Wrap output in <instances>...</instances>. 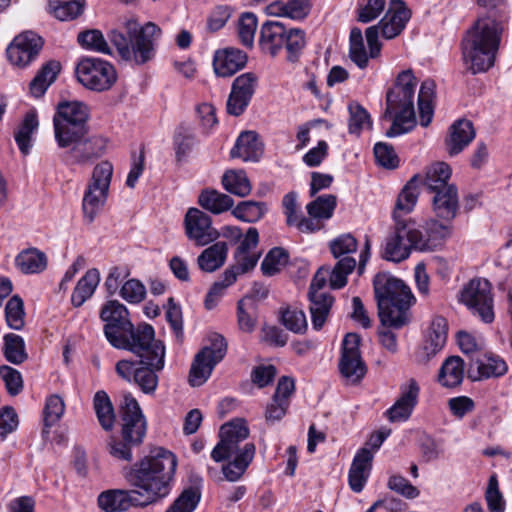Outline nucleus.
Masks as SVG:
<instances>
[{
	"label": "nucleus",
	"instance_id": "nucleus-1",
	"mask_svg": "<svg viewBox=\"0 0 512 512\" xmlns=\"http://www.w3.org/2000/svg\"><path fill=\"white\" fill-rule=\"evenodd\" d=\"M504 22V7L495 4L489 15L479 17L461 40L463 62L473 75L494 66Z\"/></svg>",
	"mask_w": 512,
	"mask_h": 512
},
{
	"label": "nucleus",
	"instance_id": "nucleus-2",
	"mask_svg": "<svg viewBox=\"0 0 512 512\" xmlns=\"http://www.w3.org/2000/svg\"><path fill=\"white\" fill-rule=\"evenodd\" d=\"M176 467V456L168 450L157 448L133 464L125 473V479L140 489V498L147 506L169 495Z\"/></svg>",
	"mask_w": 512,
	"mask_h": 512
},
{
	"label": "nucleus",
	"instance_id": "nucleus-3",
	"mask_svg": "<svg viewBox=\"0 0 512 512\" xmlns=\"http://www.w3.org/2000/svg\"><path fill=\"white\" fill-rule=\"evenodd\" d=\"M380 324L401 329L411 322V306L416 299L406 283L387 272H379L373 279Z\"/></svg>",
	"mask_w": 512,
	"mask_h": 512
},
{
	"label": "nucleus",
	"instance_id": "nucleus-4",
	"mask_svg": "<svg viewBox=\"0 0 512 512\" xmlns=\"http://www.w3.org/2000/svg\"><path fill=\"white\" fill-rule=\"evenodd\" d=\"M248 436L249 429L243 423L229 422L220 427V440L213 448L211 458L215 462L232 459L222 467L225 478L230 482L238 481L254 458L256 448L253 443L240 447Z\"/></svg>",
	"mask_w": 512,
	"mask_h": 512
},
{
	"label": "nucleus",
	"instance_id": "nucleus-5",
	"mask_svg": "<svg viewBox=\"0 0 512 512\" xmlns=\"http://www.w3.org/2000/svg\"><path fill=\"white\" fill-rule=\"evenodd\" d=\"M417 79L411 69L398 74L394 86L387 91L386 109L383 119L393 118L386 137L393 138L414 129L417 124L414 108V94Z\"/></svg>",
	"mask_w": 512,
	"mask_h": 512
},
{
	"label": "nucleus",
	"instance_id": "nucleus-6",
	"mask_svg": "<svg viewBox=\"0 0 512 512\" xmlns=\"http://www.w3.org/2000/svg\"><path fill=\"white\" fill-rule=\"evenodd\" d=\"M127 36L118 30L109 34L110 42L116 47L118 54L125 61H133L143 65L155 56L156 41L162 34L161 28L153 22L141 26L136 20L125 22Z\"/></svg>",
	"mask_w": 512,
	"mask_h": 512
},
{
	"label": "nucleus",
	"instance_id": "nucleus-7",
	"mask_svg": "<svg viewBox=\"0 0 512 512\" xmlns=\"http://www.w3.org/2000/svg\"><path fill=\"white\" fill-rule=\"evenodd\" d=\"M124 347L117 349L128 350L135 354L139 360L138 365H149L156 369H163L165 365V345L161 340L155 339L152 325L144 323L124 340Z\"/></svg>",
	"mask_w": 512,
	"mask_h": 512
},
{
	"label": "nucleus",
	"instance_id": "nucleus-8",
	"mask_svg": "<svg viewBox=\"0 0 512 512\" xmlns=\"http://www.w3.org/2000/svg\"><path fill=\"white\" fill-rule=\"evenodd\" d=\"M113 176V165L105 160L98 163L92 171L82 200L84 221L91 224L103 209L109 195Z\"/></svg>",
	"mask_w": 512,
	"mask_h": 512
},
{
	"label": "nucleus",
	"instance_id": "nucleus-9",
	"mask_svg": "<svg viewBox=\"0 0 512 512\" xmlns=\"http://www.w3.org/2000/svg\"><path fill=\"white\" fill-rule=\"evenodd\" d=\"M89 118L90 110L84 102H59L53 116L55 141L64 142V138L69 139L72 136L78 137L84 133H89Z\"/></svg>",
	"mask_w": 512,
	"mask_h": 512
},
{
	"label": "nucleus",
	"instance_id": "nucleus-10",
	"mask_svg": "<svg viewBox=\"0 0 512 512\" xmlns=\"http://www.w3.org/2000/svg\"><path fill=\"white\" fill-rule=\"evenodd\" d=\"M209 342V345L203 347L195 355L192 362L189 371V383L193 387L204 384L210 377L215 366L227 353V342L222 335L218 333L210 335Z\"/></svg>",
	"mask_w": 512,
	"mask_h": 512
},
{
	"label": "nucleus",
	"instance_id": "nucleus-11",
	"mask_svg": "<svg viewBox=\"0 0 512 512\" xmlns=\"http://www.w3.org/2000/svg\"><path fill=\"white\" fill-rule=\"evenodd\" d=\"M100 318L107 341L114 347H124V340L136 329L129 319L126 306L118 300H109L101 308Z\"/></svg>",
	"mask_w": 512,
	"mask_h": 512
},
{
	"label": "nucleus",
	"instance_id": "nucleus-12",
	"mask_svg": "<svg viewBox=\"0 0 512 512\" xmlns=\"http://www.w3.org/2000/svg\"><path fill=\"white\" fill-rule=\"evenodd\" d=\"M62 149H68L63 154V161L68 165H85L100 158L106 150V139L98 136H88L84 133L78 137L64 138V142L56 140Z\"/></svg>",
	"mask_w": 512,
	"mask_h": 512
},
{
	"label": "nucleus",
	"instance_id": "nucleus-13",
	"mask_svg": "<svg viewBox=\"0 0 512 512\" xmlns=\"http://www.w3.org/2000/svg\"><path fill=\"white\" fill-rule=\"evenodd\" d=\"M78 81L87 89L102 92L109 90L117 80L114 66L96 57L82 58L76 66Z\"/></svg>",
	"mask_w": 512,
	"mask_h": 512
},
{
	"label": "nucleus",
	"instance_id": "nucleus-14",
	"mask_svg": "<svg viewBox=\"0 0 512 512\" xmlns=\"http://www.w3.org/2000/svg\"><path fill=\"white\" fill-rule=\"evenodd\" d=\"M461 301L483 322L494 320L492 287L486 279H472L461 291Z\"/></svg>",
	"mask_w": 512,
	"mask_h": 512
},
{
	"label": "nucleus",
	"instance_id": "nucleus-15",
	"mask_svg": "<svg viewBox=\"0 0 512 512\" xmlns=\"http://www.w3.org/2000/svg\"><path fill=\"white\" fill-rule=\"evenodd\" d=\"M416 224L413 221H395L394 232L386 239L382 257L392 262H401L417 250Z\"/></svg>",
	"mask_w": 512,
	"mask_h": 512
},
{
	"label": "nucleus",
	"instance_id": "nucleus-16",
	"mask_svg": "<svg viewBox=\"0 0 512 512\" xmlns=\"http://www.w3.org/2000/svg\"><path fill=\"white\" fill-rule=\"evenodd\" d=\"M120 425V434L123 437L128 438L131 443L142 445L147 432V421L139 403L131 394L124 396Z\"/></svg>",
	"mask_w": 512,
	"mask_h": 512
},
{
	"label": "nucleus",
	"instance_id": "nucleus-17",
	"mask_svg": "<svg viewBox=\"0 0 512 512\" xmlns=\"http://www.w3.org/2000/svg\"><path fill=\"white\" fill-rule=\"evenodd\" d=\"M116 373L127 382H134L145 394H153L158 386L157 373L163 369H156L149 365H138L130 360H120L115 365Z\"/></svg>",
	"mask_w": 512,
	"mask_h": 512
},
{
	"label": "nucleus",
	"instance_id": "nucleus-18",
	"mask_svg": "<svg viewBox=\"0 0 512 512\" xmlns=\"http://www.w3.org/2000/svg\"><path fill=\"white\" fill-rule=\"evenodd\" d=\"M43 44L39 35L25 31L17 35L7 47V57L13 65L24 68L37 58Z\"/></svg>",
	"mask_w": 512,
	"mask_h": 512
},
{
	"label": "nucleus",
	"instance_id": "nucleus-19",
	"mask_svg": "<svg viewBox=\"0 0 512 512\" xmlns=\"http://www.w3.org/2000/svg\"><path fill=\"white\" fill-rule=\"evenodd\" d=\"M185 234L188 239L197 246H206L220 236V233L212 226L209 215L198 208H189L184 218Z\"/></svg>",
	"mask_w": 512,
	"mask_h": 512
},
{
	"label": "nucleus",
	"instance_id": "nucleus-20",
	"mask_svg": "<svg viewBox=\"0 0 512 512\" xmlns=\"http://www.w3.org/2000/svg\"><path fill=\"white\" fill-rule=\"evenodd\" d=\"M256 85L257 77L254 73L247 72L235 78L226 104L228 114L240 116L244 113L254 95Z\"/></svg>",
	"mask_w": 512,
	"mask_h": 512
},
{
	"label": "nucleus",
	"instance_id": "nucleus-21",
	"mask_svg": "<svg viewBox=\"0 0 512 512\" xmlns=\"http://www.w3.org/2000/svg\"><path fill=\"white\" fill-rule=\"evenodd\" d=\"M139 490H107L98 496V505L105 512H124L131 506L145 507Z\"/></svg>",
	"mask_w": 512,
	"mask_h": 512
},
{
	"label": "nucleus",
	"instance_id": "nucleus-22",
	"mask_svg": "<svg viewBox=\"0 0 512 512\" xmlns=\"http://www.w3.org/2000/svg\"><path fill=\"white\" fill-rule=\"evenodd\" d=\"M432 211L435 217L445 223H451L459 212L458 188L455 184L444 187L433 193L431 199Z\"/></svg>",
	"mask_w": 512,
	"mask_h": 512
},
{
	"label": "nucleus",
	"instance_id": "nucleus-23",
	"mask_svg": "<svg viewBox=\"0 0 512 512\" xmlns=\"http://www.w3.org/2000/svg\"><path fill=\"white\" fill-rule=\"evenodd\" d=\"M410 18V11L402 0H391L389 9L377 26L385 39L398 36Z\"/></svg>",
	"mask_w": 512,
	"mask_h": 512
},
{
	"label": "nucleus",
	"instance_id": "nucleus-24",
	"mask_svg": "<svg viewBox=\"0 0 512 512\" xmlns=\"http://www.w3.org/2000/svg\"><path fill=\"white\" fill-rule=\"evenodd\" d=\"M373 461V453L366 447L358 450L353 458L349 474L348 482L352 491L360 493L371 472Z\"/></svg>",
	"mask_w": 512,
	"mask_h": 512
},
{
	"label": "nucleus",
	"instance_id": "nucleus-25",
	"mask_svg": "<svg viewBox=\"0 0 512 512\" xmlns=\"http://www.w3.org/2000/svg\"><path fill=\"white\" fill-rule=\"evenodd\" d=\"M449 223H445L435 217L425 223L424 232L416 226L417 250L434 251L449 235Z\"/></svg>",
	"mask_w": 512,
	"mask_h": 512
},
{
	"label": "nucleus",
	"instance_id": "nucleus-26",
	"mask_svg": "<svg viewBox=\"0 0 512 512\" xmlns=\"http://www.w3.org/2000/svg\"><path fill=\"white\" fill-rule=\"evenodd\" d=\"M247 63V55L240 49L225 48L215 52L213 68L217 76L231 77Z\"/></svg>",
	"mask_w": 512,
	"mask_h": 512
},
{
	"label": "nucleus",
	"instance_id": "nucleus-27",
	"mask_svg": "<svg viewBox=\"0 0 512 512\" xmlns=\"http://www.w3.org/2000/svg\"><path fill=\"white\" fill-rule=\"evenodd\" d=\"M447 330L448 324L444 317L435 316L432 319L420 354L422 361H429L444 347Z\"/></svg>",
	"mask_w": 512,
	"mask_h": 512
},
{
	"label": "nucleus",
	"instance_id": "nucleus-28",
	"mask_svg": "<svg viewBox=\"0 0 512 512\" xmlns=\"http://www.w3.org/2000/svg\"><path fill=\"white\" fill-rule=\"evenodd\" d=\"M476 132L473 123L468 119H458L449 128V135L445 140L450 155L462 152L475 138Z\"/></svg>",
	"mask_w": 512,
	"mask_h": 512
},
{
	"label": "nucleus",
	"instance_id": "nucleus-29",
	"mask_svg": "<svg viewBox=\"0 0 512 512\" xmlns=\"http://www.w3.org/2000/svg\"><path fill=\"white\" fill-rule=\"evenodd\" d=\"M286 27L277 21H267L260 29L259 45L262 51L276 56L284 46Z\"/></svg>",
	"mask_w": 512,
	"mask_h": 512
},
{
	"label": "nucleus",
	"instance_id": "nucleus-30",
	"mask_svg": "<svg viewBox=\"0 0 512 512\" xmlns=\"http://www.w3.org/2000/svg\"><path fill=\"white\" fill-rule=\"evenodd\" d=\"M263 153V144L255 131L242 132L234 147L230 151L232 158H241L244 161H258Z\"/></svg>",
	"mask_w": 512,
	"mask_h": 512
},
{
	"label": "nucleus",
	"instance_id": "nucleus-31",
	"mask_svg": "<svg viewBox=\"0 0 512 512\" xmlns=\"http://www.w3.org/2000/svg\"><path fill=\"white\" fill-rule=\"evenodd\" d=\"M420 182L421 177L414 175L402 188L392 214L395 221H401V214H409L414 209L420 194Z\"/></svg>",
	"mask_w": 512,
	"mask_h": 512
},
{
	"label": "nucleus",
	"instance_id": "nucleus-32",
	"mask_svg": "<svg viewBox=\"0 0 512 512\" xmlns=\"http://www.w3.org/2000/svg\"><path fill=\"white\" fill-rule=\"evenodd\" d=\"M228 245L218 241L204 249L197 257L199 269L206 273H212L220 269L226 262Z\"/></svg>",
	"mask_w": 512,
	"mask_h": 512
},
{
	"label": "nucleus",
	"instance_id": "nucleus-33",
	"mask_svg": "<svg viewBox=\"0 0 512 512\" xmlns=\"http://www.w3.org/2000/svg\"><path fill=\"white\" fill-rule=\"evenodd\" d=\"M451 177V168L445 162H437L432 164L426 171L424 178L421 177V182L430 193H436L443 190L444 187H449L448 183Z\"/></svg>",
	"mask_w": 512,
	"mask_h": 512
},
{
	"label": "nucleus",
	"instance_id": "nucleus-34",
	"mask_svg": "<svg viewBox=\"0 0 512 512\" xmlns=\"http://www.w3.org/2000/svg\"><path fill=\"white\" fill-rule=\"evenodd\" d=\"M310 301V313L312 319V325L315 330H320L330 313L332 305L334 303V297L327 293L313 294L308 293Z\"/></svg>",
	"mask_w": 512,
	"mask_h": 512
},
{
	"label": "nucleus",
	"instance_id": "nucleus-35",
	"mask_svg": "<svg viewBox=\"0 0 512 512\" xmlns=\"http://www.w3.org/2000/svg\"><path fill=\"white\" fill-rule=\"evenodd\" d=\"M15 264L24 274H37L46 269L47 257L37 248H28L16 256Z\"/></svg>",
	"mask_w": 512,
	"mask_h": 512
},
{
	"label": "nucleus",
	"instance_id": "nucleus-36",
	"mask_svg": "<svg viewBox=\"0 0 512 512\" xmlns=\"http://www.w3.org/2000/svg\"><path fill=\"white\" fill-rule=\"evenodd\" d=\"M464 378V362L459 356H450L442 364L438 381L447 388L459 386Z\"/></svg>",
	"mask_w": 512,
	"mask_h": 512
},
{
	"label": "nucleus",
	"instance_id": "nucleus-37",
	"mask_svg": "<svg viewBox=\"0 0 512 512\" xmlns=\"http://www.w3.org/2000/svg\"><path fill=\"white\" fill-rule=\"evenodd\" d=\"M198 204L203 209L218 215L230 210L234 205V200L227 194L207 188L199 194Z\"/></svg>",
	"mask_w": 512,
	"mask_h": 512
},
{
	"label": "nucleus",
	"instance_id": "nucleus-38",
	"mask_svg": "<svg viewBox=\"0 0 512 512\" xmlns=\"http://www.w3.org/2000/svg\"><path fill=\"white\" fill-rule=\"evenodd\" d=\"M100 281V273L98 269H89L84 276H82L71 295V303L74 307H80L88 300L95 292L96 287Z\"/></svg>",
	"mask_w": 512,
	"mask_h": 512
},
{
	"label": "nucleus",
	"instance_id": "nucleus-39",
	"mask_svg": "<svg viewBox=\"0 0 512 512\" xmlns=\"http://www.w3.org/2000/svg\"><path fill=\"white\" fill-rule=\"evenodd\" d=\"M2 353L5 360L14 365H20L28 359L25 341L15 333H7L3 336Z\"/></svg>",
	"mask_w": 512,
	"mask_h": 512
},
{
	"label": "nucleus",
	"instance_id": "nucleus-40",
	"mask_svg": "<svg viewBox=\"0 0 512 512\" xmlns=\"http://www.w3.org/2000/svg\"><path fill=\"white\" fill-rule=\"evenodd\" d=\"M38 128L35 112H28L14 133L16 144L23 155H28L32 147V135Z\"/></svg>",
	"mask_w": 512,
	"mask_h": 512
},
{
	"label": "nucleus",
	"instance_id": "nucleus-41",
	"mask_svg": "<svg viewBox=\"0 0 512 512\" xmlns=\"http://www.w3.org/2000/svg\"><path fill=\"white\" fill-rule=\"evenodd\" d=\"M60 71V64L57 61H49L40 69L30 83V92L35 97H41L47 88L55 81Z\"/></svg>",
	"mask_w": 512,
	"mask_h": 512
},
{
	"label": "nucleus",
	"instance_id": "nucleus-42",
	"mask_svg": "<svg viewBox=\"0 0 512 512\" xmlns=\"http://www.w3.org/2000/svg\"><path fill=\"white\" fill-rule=\"evenodd\" d=\"M276 9L274 13L278 16L288 17L293 20L305 19L311 11L310 0H288L286 3L274 2L269 7Z\"/></svg>",
	"mask_w": 512,
	"mask_h": 512
},
{
	"label": "nucleus",
	"instance_id": "nucleus-43",
	"mask_svg": "<svg viewBox=\"0 0 512 512\" xmlns=\"http://www.w3.org/2000/svg\"><path fill=\"white\" fill-rule=\"evenodd\" d=\"M267 211L265 202L247 200L239 202L232 209V215L243 222L254 223L263 218Z\"/></svg>",
	"mask_w": 512,
	"mask_h": 512
},
{
	"label": "nucleus",
	"instance_id": "nucleus-44",
	"mask_svg": "<svg viewBox=\"0 0 512 512\" xmlns=\"http://www.w3.org/2000/svg\"><path fill=\"white\" fill-rule=\"evenodd\" d=\"M93 406L102 428L111 430L115 422V414L110 398L105 391L95 393Z\"/></svg>",
	"mask_w": 512,
	"mask_h": 512
},
{
	"label": "nucleus",
	"instance_id": "nucleus-45",
	"mask_svg": "<svg viewBox=\"0 0 512 512\" xmlns=\"http://www.w3.org/2000/svg\"><path fill=\"white\" fill-rule=\"evenodd\" d=\"M222 185L227 192L239 197H245L251 192L249 179L242 170L226 171L222 176Z\"/></svg>",
	"mask_w": 512,
	"mask_h": 512
},
{
	"label": "nucleus",
	"instance_id": "nucleus-46",
	"mask_svg": "<svg viewBox=\"0 0 512 512\" xmlns=\"http://www.w3.org/2000/svg\"><path fill=\"white\" fill-rule=\"evenodd\" d=\"M339 372L349 384L359 383L367 372V367L362 357L347 358L340 357Z\"/></svg>",
	"mask_w": 512,
	"mask_h": 512
},
{
	"label": "nucleus",
	"instance_id": "nucleus-47",
	"mask_svg": "<svg viewBox=\"0 0 512 512\" xmlns=\"http://www.w3.org/2000/svg\"><path fill=\"white\" fill-rule=\"evenodd\" d=\"M78 44L86 49L102 54H111V49L103 35L98 29H87L78 33Z\"/></svg>",
	"mask_w": 512,
	"mask_h": 512
},
{
	"label": "nucleus",
	"instance_id": "nucleus-48",
	"mask_svg": "<svg viewBox=\"0 0 512 512\" xmlns=\"http://www.w3.org/2000/svg\"><path fill=\"white\" fill-rule=\"evenodd\" d=\"M195 143L196 138L192 128L185 124L179 125L173 137L177 161L184 159L191 152Z\"/></svg>",
	"mask_w": 512,
	"mask_h": 512
},
{
	"label": "nucleus",
	"instance_id": "nucleus-49",
	"mask_svg": "<svg viewBox=\"0 0 512 512\" xmlns=\"http://www.w3.org/2000/svg\"><path fill=\"white\" fill-rule=\"evenodd\" d=\"M306 46L305 32L299 28L287 30L284 38V46L287 51V61L291 63L298 62L303 49Z\"/></svg>",
	"mask_w": 512,
	"mask_h": 512
},
{
	"label": "nucleus",
	"instance_id": "nucleus-50",
	"mask_svg": "<svg viewBox=\"0 0 512 512\" xmlns=\"http://www.w3.org/2000/svg\"><path fill=\"white\" fill-rule=\"evenodd\" d=\"M136 443L129 442L128 438L119 436H110L107 440L106 448L111 457L119 461L130 462L133 459V449L139 447Z\"/></svg>",
	"mask_w": 512,
	"mask_h": 512
},
{
	"label": "nucleus",
	"instance_id": "nucleus-51",
	"mask_svg": "<svg viewBox=\"0 0 512 512\" xmlns=\"http://www.w3.org/2000/svg\"><path fill=\"white\" fill-rule=\"evenodd\" d=\"M349 119L348 131L359 136L365 126L371 128L372 121L368 111L359 103L352 102L348 105Z\"/></svg>",
	"mask_w": 512,
	"mask_h": 512
},
{
	"label": "nucleus",
	"instance_id": "nucleus-52",
	"mask_svg": "<svg viewBox=\"0 0 512 512\" xmlns=\"http://www.w3.org/2000/svg\"><path fill=\"white\" fill-rule=\"evenodd\" d=\"M481 378L500 377L507 372L506 362L498 356H485L474 363ZM476 380V378H474Z\"/></svg>",
	"mask_w": 512,
	"mask_h": 512
},
{
	"label": "nucleus",
	"instance_id": "nucleus-53",
	"mask_svg": "<svg viewBox=\"0 0 512 512\" xmlns=\"http://www.w3.org/2000/svg\"><path fill=\"white\" fill-rule=\"evenodd\" d=\"M336 205V196L332 194H326L321 195L310 202L306 206V209L309 216L319 217L322 220H328L333 216Z\"/></svg>",
	"mask_w": 512,
	"mask_h": 512
},
{
	"label": "nucleus",
	"instance_id": "nucleus-54",
	"mask_svg": "<svg viewBox=\"0 0 512 512\" xmlns=\"http://www.w3.org/2000/svg\"><path fill=\"white\" fill-rule=\"evenodd\" d=\"M289 254L281 247L272 248L264 257L261 263L263 275L271 277L280 272L281 268L287 264Z\"/></svg>",
	"mask_w": 512,
	"mask_h": 512
},
{
	"label": "nucleus",
	"instance_id": "nucleus-55",
	"mask_svg": "<svg viewBox=\"0 0 512 512\" xmlns=\"http://www.w3.org/2000/svg\"><path fill=\"white\" fill-rule=\"evenodd\" d=\"M356 266V260L351 256H345L338 260L330 273L329 285L332 289H341L347 284V276Z\"/></svg>",
	"mask_w": 512,
	"mask_h": 512
},
{
	"label": "nucleus",
	"instance_id": "nucleus-56",
	"mask_svg": "<svg viewBox=\"0 0 512 512\" xmlns=\"http://www.w3.org/2000/svg\"><path fill=\"white\" fill-rule=\"evenodd\" d=\"M85 0H58L52 8L53 15L60 21H71L82 15Z\"/></svg>",
	"mask_w": 512,
	"mask_h": 512
},
{
	"label": "nucleus",
	"instance_id": "nucleus-57",
	"mask_svg": "<svg viewBox=\"0 0 512 512\" xmlns=\"http://www.w3.org/2000/svg\"><path fill=\"white\" fill-rule=\"evenodd\" d=\"M233 270H225L220 281L214 282L205 297V308L212 310L216 307L218 300L223 296L226 288L235 283Z\"/></svg>",
	"mask_w": 512,
	"mask_h": 512
},
{
	"label": "nucleus",
	"instance_id": "nucleus-58",
	"mask_svg": "<svg viewBox=\"0 0 512 512\" xmlns=\"http://www.w3.org/2000/svg\"><path fill=\"white\" fill-rule=\"evenodd\" d=\"M24 316L23 300L18 295H14L8 300L5 306V319L7 325L11 329L21 330L25 325Z\"/></svg>",
	"mask_w": 512,
	"mask_h": 512
},
{
	"label": "nucleus",
	"instance_id": "nucleus-59",
	"mask_svg": "<svg viewBox=\"0 0 512 512\" xmlns=\"http://www.w3.org/2000/svg\"><path fill=\"white\" fill-rule=\"evenodd\" d=\"M200 492L187 488L174 500L166 512H193L200 501Z\"/></svg>",
	"mask_w": 512,
	"mask_h": 512
},
{
	"label": "nucleus",
	"instance_id": "nucleus-60",
	"mask_svg": "<svg viewBox=\"0 0 512 512\" xmlns=\"http://www.w3.org/2000/svg\"><path fill=\"white\" fill-rule=\"evenodd\" d=\"M257 29V17L251 12L241 15L238 23V35L241 43L246 47H252Z\"/></svg>",
	"mask_w": 512,
	"mask_h": 512
},
{
	"label": "nucleus",
	"instance_id": "nucleus-61",
	"mask_svg": "<svg viewBox=\"0 0 512 512\" xmlns=\"http://www.w3.org/2000/svg\"><path fill=\"white\" fill-rule=\"evenodd\" d=\"M281 323L294 333H303L307 329L306 315L302 310L287 308L281 312Z\"/></svg>",
	"mask_w": 512,
	"mask_h": 512
},
{
	"label": "nucleus",
	"instance_id": "nucleus-62",
	"mask_svg": "<svg viewBox=\"0 0 512 512\" xmlns=\"http://www.w3.org/2000/svg\"><path fill=\"white\" fill-rule=\"evenodd\" d=\"M65 411L63 399L58 395H51L47 398L44 408V425L47 428L54 426L62 417Z\"/></svg>",
	"mask_w": 512,
	"mask_h": 512
},
{
	"label": "nucleus",
	"instance_id": "nucleus-63",
	"mask_svg": "<svg viewBox=\"0 0 512 512\" xmlns=\"http://www.w3.org/2000/svg\"><path fill=\"white\" fill-rule=\"evenodd\" d=\"M119 293L128 303L138 304L145 299L146 288L140 280L132 278L123 283Z\"/></svg>",
	"mask_w": 512,
	"mask_h": 512
},
{
	"label": "nucleus",
	"instance_id": "nucleus-64",
	"mask_svg": "<svg viewBox=\"0 0 512 512\" xmlns=\"http://www.w3.org/2000/svg\"><path fill=\"white\" fill-rule=\"evenodd\" d=\"M330 251L334 258L341 259L344 255L355 253L358 247L356 238L350 233L342 234L333 239L330 244Z\"/></svg>",
	"mask_w": 512,
	"mask_h": 512
}]
</instances>
